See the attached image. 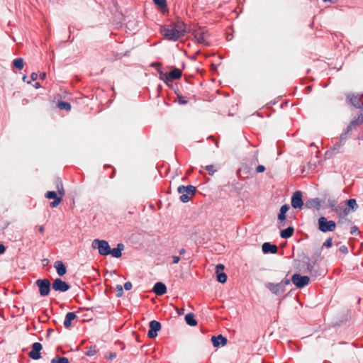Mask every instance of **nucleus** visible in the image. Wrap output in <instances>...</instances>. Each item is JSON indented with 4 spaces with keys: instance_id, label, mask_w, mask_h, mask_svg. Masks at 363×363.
Segmentation results:
<instances>
[{
    "instance_id": "nucleus-1",
    "label": "nucleus",
    "mask_w": 363,
    "mask_h": 363,
    "mask_svg": "<svg viewBox=\"0 0 363 363\" xmlns=\"http://www.w3.org/2000/svg\"><path fill=\"white\" fill-rule=\"evenodd\" d=\"M291 284L290 279L285 278L279 283L266 282L264 286L277 296H281L286 291V286Z\"/></svg>"
},
{
    "instance_id": "nucleus-2",
    "label": "nucleus",
    "mask_w": 363,
    "mask_h": 363,
    "mask_svg": "<svg viewBox=\"0 0 363 363\" xmlns=\"http://www.w3.org/2000/svg\"><path fill=\"white\" fill-rule=\"evenodd\" d=\"M160 33L164 36V38L166 40L173 42H176L179 39L184 38V36L179 33V31L174 28L173 26L170 24L161 26Z\"/></svg>"
},
{
    "instance_id": "nucleus-3",
    "label": "nucleus",
    "mask_w": 363,
    "mask_h": 363,
    "mask_svg": "<svg viewBox=\"0 0 363 363\" xmlns=\"http://www.w3.org/2000/svg\"><path fill=\"white\" fill-rule=\"evenodd\" d=\"M177 192L181 194L180 201L183 203H187L190 200L189 195H194L196 192V189L193 185H180L177 188Z\"/></svg>"
},
{
    "instance_id": "nucleus-4",
    "label": "nucleus",
    "mask_w": 363,
    "mask_h": 363,
    "mask_svg": "<svg viewBox=\"0 0 363 363\" xmlns=\"http://www.w3.org/2000/svg\"><path fill=\"white\" fill-rule=\"evenodd\" d=\"M91 246L94 249H97L99 253L103 256L109 255L111 252L108 242L104 240L95 239L93 240Z\"/></svg>"
},
{
    "instance_id": "nucleus-5",
    "label": "nucleus",
    "mask_w": 363,
    "mask_h": 363,
    "mask_svg": "<svg viewBox=\"0 0 363 363\" xmlns=\"http://www.w3.org/2000/svg\"><path fill=\"white\" fill-rule=\"evenodd\" d=\"M318 230L323 233L333 232L336 228V223L328 220L325 217L321 216L318 220Z\"/></svg>"
},
{
    "instance_id": "nucleus-6",
    "label": "nucleus",
    "mask_w": 363,
    "mask_h": 363,
    "mask_svg": "<svg viewBox=\"0 0 363 363\" xmlns=\"http://www.w3.org/2000/svg\"><path fill=\"white\" fill-rule=\"evenodd\" d=\"M362 122H363V119H359V116L357 118L352 120L344 130V131L340 134L339 138H340L342 141L344 140L346 142V140L351 137L352 130L355 129L356 127L358 126Z\"/></svg>"
},
{
    "instance_id": "nucleus-7",
    "label": "nucleus",
    "mask_w": 363,
    "mask_h": 363,
    "mask_svg": "<svg viewBox=\"0 0 363 363\" xmlns=\"http://www.w3.org/2000/svg\"><path fill=\"white\" fill-rule=\"evenodd\" d=\"M328 207L335 211L339 216L345 217L349 214V209L342 205H339L336 200L328 199Z\"/></svg>"
},
{
    "instance_id": "nucleus-8",
    "label": "nucleus",
    "mask_w": 363,
    "mask_h": 363,
    "mask_svg": "<svg viewBox=\"0 0 363 363\" xmlns=\"http://www.w3.org/2000/svg\"><path fill=\"white\" fill-rule=\"evenodd\" d=\"M35 284L41 296H46L50 294L52 284L48 279H39L36 280Z\"/></svg>"
},
{
    "instance_id": "nucleus-9",
    "label": "nucleus",
    "mask_w": 363,
    "mask_h": 363,
    "mask_svg": "<svg viewBox=\"0 0 363 363\" xmlns=\"http://www.w3.org/2000/svg\"><path fill=\"white\" fill-rule=\"evenodd\" d=\"M290 280L296 288L301 289L309 284L310 278L308 276H301V274H293Z\"/></svg>"
},
{
    "instance_id": "nucleus-10",
    "label": "nucleus",
    "mask_w": 363,
    "mask_h": 363,
    "mask_svg": "<svg viewBox=\"0 0 363 363\" xmlns=\"http://www.w3.org/2000/svg\"><path fill=\"white\" fill-rule=\"evenodd\" d=\"M345 142L340 138H338V140L334 143L333 147H331L328 150L325 152V157L330 158L334 155L337 153L343 152V146L345 145Z\"/></svg>"
},
{
    "instance_id": "nucleus-11",
    "label": "nucleus",
    "mask_w": 363,
    "mask_h": 363,
    "mask_svg": "<svg viewBox=\"0 0 363 363\" xmlns=\"http://www.w3.org/2000/svg\"><path fill=\"white\" fill-rule=\"evenodd\" d=\"M291 206L296 209H301L303 206H304L305 203L303 201V195L301 191H296L292 196L291 200Z\"/></svg>"
},
{
    "instance_id": "nucleus-12",
    "label": "nucleus",
    "mask_w": 363,
    "mask_h": 363,
    "mask_svg": "<svg viewBox=\"0 0 363 363\" xmlns=\"http://www.w3.org/2000/svg\"><path fill=\"white\" fill-rule=\"evenodd\" d=\"M347 99L354 107L357 108H362L363 107V94H350L347 95Z\"/></svg>"
},
{
    "instance_id": "nucleus-13",
    "label": "nucleus",
    "mask_w": 363,
    "mask_h": 363,
    "mask_svg": "<svg viewBox=\"0 0 363 363\" xmlns=\"http://www.w3.org/2000/svg\"><path fill=\"white\" fill-rule=\"evenodd\" d=\"M52 288L55 291L66 292L70 289V285L61 279L57 278L53 281Z\"/></svg>"
},
{
    "instance_id": "nucleus-14",
    "label": "nucleus",
    "mask_w": 363,
    "mask_h": 363,
    "mask_svg": "<svg viewBox=\"0 0 363 363\" xmlns=\"http://www.w3.org/2000/svg\"><path fill=\"white\" fill-rule=\"evenodd\" d=\"M209 36V34L207 31L203 30H196L194 32V38L196 40L197 43L199 44H202L205 46H210L211 43L208 40L207 37Z\"/></svg>"
},
{
    "instance_id": "nucleus-15",
    "label": "nucleus",
    "mask_w": 363,
    "mask_h": 363,
    "mask_svg": "<svg viewBox=\"0 0 363 363\" xmlns=\"http://www.w3.org/2000/svg\"><path fill=\"white\" fill-rule=\"evenodd\" d=\"M42 349L43 345L40 342H34L31 346V350L28 352V357L34 360L40 359Z\"/></svg>"
},
{
    "instance_id": "nucleus-16",
    "label": "nucleus",
    "mask_w": 363,
    "mask_h": 363,
    "mask_svg": "<svg viewBox=\"0 0 363 363\" xmlns=\"http://www.w3.org/2000/svg\"><path fill=\"white\" fill-rule=\"evenodd\" d=\"M150 329L147 336L150 338H155L157 336V332L161 329V323L157 320H151L149 323Z\"/></svg>"
},
{
    "instance_id": "nucleus-17",
    "label": "nucleus",
    "mask_w": 363,
    "mask_h": 363,
    "mask_svg": "<svg viewBox=\"0 0 363 363\" xmlns=\"http://www.w3.org/2000/svg\"><path fill=\"white\" fill-rule=\"evenodd\" d=\"M182 75V70L179 68L174 67L169 72L167 73L166 79H164V82L168 84L169 82L180 79Z\"/></svg>"
},
{
    "instance_id": "nucleus-18",
    "label": "nucleus",
    "mask_w": 363,
    "mask_h": 363,
    "mask_svg": "<svg viewBox=\"0 0 363 363\" xmlns=\"http://www.w3.org/2000/svg\"><path fill=\"white\" fill-rule=\"evenodd\" d=\"M152 291L157 296H162L167 293L165 284L161 281L155 284Z\"/></svg>"
},
{
    "instance_id": "nucleus-19",
    "label": "nucleus",
    "mask_w": 363,
    "mask_h": 363,
    "mask_svg": "<svg viewBox=\"0 0 363 363\" xmlns=\"http://www.w3.org/2000/svg\"><path fill=\"white\" fill-rule=\"evenodd\" d=\"M262 250L264 254H276L278 251V247L276 245L271 242H264L262 246Z\"/></svg>"
},
{
    "instance_id": "nucleus-20",
    "label": "nucleus",
    "mask_w": 363,
    "mask_h": 363,
    "mask_svg": "<svg viewBox=\"0 0 363 363\" xmlns=\"http://www.w3.org/2000/svg\"><path fill=\"white\" fill-rule=\"evenodd\" d=\"M211 341H212L213 347H218L220 345L225 346L228 342L227 338L223 337L222 335H218L217 336H215V335L212 336Z\"/></svg>"
},
{
    "instance_id": "nucleus-21",
    "label": "nucleus",
    "mask_w": 363,
    "mask_h": 363,
    "mask_svg": "<svg viewBox=\"0 0 363 363\" xmlns=\"http://www.w3.org/2000/svg\"><path fill=\"white\" fill-rule=\"evenodd\" d=\"M170 25H172L174 28L179 31V33L184 37L186 33V24L185 23L178 18L176 21L172 22Z\"/></svg>"
},
{
    "instance_id": "nucleus-22",
    "label": "nucleus",
    "mask_w": 363,
    "mask_h": 363,
    "mask_svg": "<svg viewBox=\"0 0 363 363\" xmlns=\"http://www.w3.org/2000/svg\"><path fill=\"white\" fill-rule=\"evenodd\" d=\"M304 206L307 208H314L318 211L320 208V200L318 198L308 199Z\"/></svg>"
},
{
    "instance_id": "nucleus-23",
    "label": "nucleus",
    "mask_w": 363,
    "mask_h": 363,
    "mask_svg": "<svg viewBox=\"0 0 363 363\" xmlns=\"http://www.w3.org/2000/svg\"><path fill=\"white\" fill-rule=\"evenodd\" d=\"M124 250V245L123 243H118L117 245V247L113 248V249H111V252H110V255H111V256L113 257H115V258H119L121 257L122 255V251Z\"/></svg>"
},
{
    "instance_id": "nucleus-24",
    "label": "nucleus",
    "mask_w": 363,
    "mask_h": 363,
    "mask_svg": "<svg viewBox=\"0 0 363 363\" xmlns=\"http://www.w3.org/2000/svg\"><path fill=\"white\" fill-rule=\"evenodd\" d=\"M294 232L293 226H289L286 228L281 230L280 232V236L281 238L287 239L291 238Z\"/></svg>"
},
{
    "instance_id": "nucleus-25",
    "label": "nucleus",
    "mask_w": 363,
    "mask_h": 363,
    "mask_svg": "<svg viewBox=\"0 0 363 363\" xmlns=\"http://www.w3.org/2000/svg\"><path fill=\"white\" fill-rule=\"evenodd\" d=\"M77 318L76 314L74 312H69L65 315V319L64 321V326L66 328L70 327L72 324V321Z\"/></svg>"
},
{
    "instance_id": "nucleus-26",
    "label": "nucleus",
    "mask_w": 363,
    "mask_h": 363,
    "mask_svg": "<svg viewBox=\"0 0 363 363\" xmlns=\"http://www.w3.org/2000/svg\"><path fill=\"white\" fill-rule=\"evenodd\" d=\"M345 205L347 206L346 209H349V213L350 211H355L358 208V205L354 199H350L345 201Z\"/></svg>"
},
{
    "instance_id": "nucleus-27",
    "label": "nucleus",
    "mask_w": 363,
    "mask_h": 363,
    "mask_svg": "<svg viewBox=\"0 0 363 363\" xmlns=\"http://www.w3.org/2000/svg\"><path fill=\"white\" fill-rule=\"evenodd\" d=\"M154 4L159 7L162 12L167 11V0H152Z\"/></svg>"
},
{
    "instance_id": "nucleus-28",
    "label": "nucleus",
    "mask_w": 363,
    "mask_h": 363,
    "mask_svg": "<svg viewBox=\"0 0 363 363\" xmlns=\"http://www.w3.org/2000/svg\"><path fill=\"white\" fill-rule=\"evenodd\" d=\"M186 323L190 326H196L197 321L194 318V315L192 313H189L185 315Z\"/></svg>"
},
{
    "instance_id": "nucleus-29",
    "label": "nucleus",
    "mask_w": 363,
    "mask_h": 363,
    "mask_svg": "<svg viewBox=\"0 0 363 363\" xmlns=\"http://www.w3.org/2000/svg\"><path fill=\"white\" fill-rule=\"evenodd\" d=\"M56 187L57 189V193L60 195V196L63 197L65 196V191L63 187L62 182L60 178H57L56 179Z\"/></svg>"
},
{
    "instance_id": "nucleus-30",
    "label": "nucleus",
    "mask_w": 363,
    "mask_h": 363,
    "mask_svg": "<svg viewBox=\"0 0 363 363\" xmlns=\"http://www.w3.org/2000/svg\"><path fill=\"white\" fill-rule=\"evenodd\" d=\"M13 65L17 69L21 70L23 68V66H24L23 59L21 58V57L16 58L13 61Z\"/></svg>"
},
{
    "instance_id": "nucleus-31",
    "label": "nucleus",
    "mask_w": 363,
    "mask_h": 363,
    "mask_svg": "<svg viewBox=\"0 0 363 363\" xmlns=\"http://www.w3.org/2000/svg\"><path fill=\"white\" fill-rule=\"evenodd\" d=\"M160 66H161V64H160V63H158V62H152V63L151 64V67H157V72H158V73H159V74H160V79L161 80H163V81H164V79H166V77H167V73H164V72H163L161 70V69H160Z\"/></svg>"
},
{
    "instance_id": "nucleus-32",
    "label": "nucleus",
    "mask_w": 363,
    "mask_h": 363,
    "mask_svg": "<svg viewBox=\"0 0 363 363\" xmlns=\"http://www.w3.org/2000/svg\"><path fill=\"white\" fill-rule=\"evenodd\" d=\"M54 267H55L57 272H67L66 267L62 261H56Z\"/></svg>"
},
{
    "instance_id": "nucleus-33",
    "label": "nucleus",
    "mask_w": 363,
    "mask_h": 363,
    "mask_svg": "<svg viewBox=\"0 0 363 363\" xmlns=\"http://www.w3.org/2000/svg\"><path fill=\"white\" fill-rule=\"evenodd\" d=\"M57 107L60 110L70 111L71 110V104L69 102L60 101L57 104Z\"/></svg>"
},
{
    "instance_id": "nucleus-34",
    "label": "nucleus",
    "mask_w": 363,
    "mask_h": 363,
    "mask_svg": "<svg viewBox=\"0 0 363 363\" xmlns=\"http://www.w3.org/2000/svg\"><path fill=\"white\" fill-rule=\"evenodd\" d=\"M50 363H69V361L67 357L56 356L51 359Z\"/></svg>"
},
{
    "instance_id": "nucleus-35",
    "label": "nucleus",
    "mask_w": 363,
    "mask_h": 363,
    "mask_svg": "<svg viewBox=\"0 0 363 363\" xmlns=\"http://www.w3.org/2000/svg\"><path fill=\"white\" fill-rule=\"evenodd\" d=\"M99 350L97 349L96 346H90L87 347V351L86 352V354L88 357H93L98 352Z\"/></svg>"
},
{
    "instance_id": "nucleus-36",
    "label": "nucleus",
    "mask_w": 363,
    "mask_h": 363,
    "mask_svg": "<svg viewBox=\"0 0 363 363\" xmlns=\"http://www.w3.org/2000/svg\"><path fill=\"white\" fill-rule=\"evenodd\" d=\"M228 279L227 274H216V280L219 283L224 284Z\"/></svg>"
},
{
    "instance_id": "nucleus-37",
    "label": "nucleus",
    "mask_w": 363,
    "mask_h": 363,
    "mask_svg": "<svg viewBox=\"0 0 363 363\" xmlns=\"http://www.w3.org/2000/svg\"><path fill=\"white\" fill-rule=\"evenodd\" d=\"M45 197L48 199H54V200L59 198V196H57V193L54 191H47L45 194Z\"/></svg>"
},
{
    "instance_id": "nucleus-38",
    "label": "nucleus",
    "mask_w": 363,
    "mask_h": 363,
    "mask_svg": "<svg viewBox=\"0 0 363 363\" xmlns=\"http://www.w3.org/2000/svg\"><path fill=\"white\" fill-rule=\"evenodd\" d=\"M303 262L306 265V268L308 272H311V271L313 270V266L310 262L309 258L307 257H305L304 259L303 260Z\"/></svg>"
},
{
    "instance_id": "nucleus-39",
    "label": "nucleus",
    "mask_w": 363,
    "mask_h": 363,
    "mask_svg": "<svg viewBox=\"0 0 363 363\" xmlns=\"http://www.w3.org/2000/svg\"><path fill=\"white\" fill-rule=\"evenodd\" d=\"M205 169L211 176L213 175V174L216 172V169L214 165H213V164L206 165L205 167Z\"/></svg>"
},
{
    "instance_id": "nucleus-40",
    "label": "nucleus",
    "mask_w": 363,
    "mask_h": 363,
    "mask_svg": "<svg viewBox=\"0 0 363 363\" xmlns=\"http://www.w3.org/2000/svg\"><path fill=\"white\" fill-rule=\"evenodd\" d=\"M116 296L121 297L123 295V288L121 285L117 284L116 286Z\"/></svg>"
},
{
    "instance_id": "nucleus-41",
    "label": "nucleus",
    "mask_w": 363,
    "mask_h": 363,
    "mask_svg": "<svg viewBox=\"0 0 363 363\" xmlns=\"http://www.w3.org/2000/svg\"><path fill=\"white\" fill-rule=\"evenodd\" d=\"M62 200V196H59L58 199H56L53 201L50 202V205L52 208H55L61 203Z\"/></svg>"
},
{
    "instance_id": "nucleus-42",
    "label": "nucleus",
    "mask_w": 363,
    "mask_h": 363,
    "mask_svg": "<svg viewBox=\"0 0 363 363\" xmlns=\"http://www.w3.org/2000/svg\"><path fill=\"white\" fill-rule=\"evenodd\" d=\"M177 99H178L179 104L181 105H185L188 102L187 100L186 99V97H184L182 95L177 94Z\"/></svg>"
},
{
    "instance_id": "nucleus-43",
    "label": "nucleus",
    "mask_w": 363,
    "mask_h": 363,
    "mask_svg": "<svg viewBox=\"0 0 363 363\" xmlns=\"http://www.w3.org/2000/svg\"><path fill=\"white\" fill-rule=\"evenodd\" d=\"M332 238H328L325 241V242L323 243V247H330L333 245V242H332Z\"/></svg>"
},
{
    "instance_id": "nucleus-44",
    "label": "nucleus",
    "mask_w": 363,
    "mask_h": 363,
    "mask_svg": "<svg viewBox=\"0 0 363 363\" xmlns=\"http://www.w3.org/2000/svg\"><path fill=\"white\" fill-rule=\"evenodd\" d=\"M290 206L289 204H284L281 206L279 213H286V212L289 210Z\"/></svg>"
},
{
    "instance_id": "nucleus-45",
    "label": "nucleus",
    "mask_w": 363,
    "mask_h": 363,
    "mask_svg": "<svg viewBox=\"0 0 363 363\" xmlns=\"http://www.w3.org/2000/svg\"><path fill=\"white\" fill-rule=\"evenodd\" d=\"M359 230L358 229V228L356 226V225H354L350 229V234L351 235H356V234H359Z\"/></svg>"
},
{
    "instance_id": "nucleus-46",
    "label": "nucleus",
    "mask_w": 363,
    "mask_h": 363,
    "mask_svg": "<svg viewBox=\"0 0 363 363\" xmlns=\"http://www.w3.org/2000/svg\"><path fill=\"white\" fill-rule=\"evenodd\" d=\"M225 269V266L223 264H218L215 267V272H220V271H223Z\"/></svg>"
},
{
    "instance_id": "nucleus-47",
    "label": "nucleus",
    "mask_w": 363,
    "mask_h": 363,
    "mask_svg": "<svg viewBox=\"0 0 363 363\" xmlns=\"http://www.w3.org/2000/svg\"><path fill=\"white\" fill-rule=\"evenodd\" d=\"M277 218H278V220H280V221H286V213H279Z\"/></svg>"
},
{
    "instance_id": "nucleus-48",
    "label": "nucleus",
    "mask_w": 363,
    "mask_h": 363,
    "mask_svg": "<svg viewBox=\"0 0 363 363\" xmlns=\"http://www.w3.org/2000/svg\"><path fill=\"white\" fill-rule=\"evenodd\" d=\"M266 168L264 165L262 164H259L258 165L257 167H256V172L257 173H262V172H264L265 171Z\"/></svg>"
},
{
    "instance_id": "nucleus-49",
    "label": "nucleus",
    "mask_w": 363,
    "mask_h": 363,
    "mask_svg": "<svg viewBox=\"0 0 363 363\" xmlns=\"http://www.w3.org/2000/svg\"><path fill=\"white\" fill-rule=\"evenodd\" d=\"M132 283L130 281H127L124 284L123 287L125 290L128 291L132 289Z\"/></svg>"
},
{
    "instance_id": "nucleus-50",
    "label": "nucleus",
    "mask_w": 363,
    "mask_h": 363,
    "mask_svg": "<svg viewBox=\"0 0 363 363\" xmlns=\"http://www.w3.org/2000/svg\"><path fill=\"white\" fill-rule=\"evenodd\" d=\"M339 251L343 254H347L348 253V248L345 245H342L340 247Z\"/></svg>"
},
{
    "instance_id": "nucleus-51",
    "label": "nucleus",
    "mask_w": 363,
    "mask_h": 363,
    "mask_svg": "<svg viewBox=\"0 0 363 363\" xmlns=\"http://www.w3.org/2000/svg\"><path fill=\"white\" fill-rule=\"evenodd\" d=\"M50 263V260L48 259H42V265H43V268L44 269H45V267H47ZM46 270H48V269H46Z\"/></svg>"
},
{
    "instance_id": "nucleus-52",
    "label": "nucleus",
    "mask_w": 363,
    "mask_h": 363,
    "mask_svg": "<svg viewBox=\"0 0 363 363\" xmlns=\"http://www.w3.org/2000/svg\"><path fill=\"white\" fill-rule=\"evenodd\" d=\"M116 357V352H110L108 356H106V358L112 360Z\"/></svg>"
},
{
    "instance_id": "nucleus-53",
    "label": "nucleus",
    "mask_w": 363,
    "mask_h": 363,
    "mask_svg": "<svg viewBox=\"0 0 363 363\" xmlns=\"http://www.w3.org/2000/svg\"><path fill=\"white\" fill-rule=\"evenodd\" d=\"M38 77V75L37 73L35 72H33L31 74H30V79L32 81H35Z\"/></svg>"
},
{
    "instance_id": "nucleus-54",
    "label": "nucleus",
    "mask_w": 363,
    "mask_h": 363,
    "mask_svg": "<svg viewBox=\"0 0 363 363\" xmlns=\"http://www.w3.org/2000/svg\"><path fill=\"white\" fill-rule=\"evenodd\" d=\"M180 260V258L179 256H172V263L177 264Z\"/></svg>"
},
{
    "instance_id": "nucleus-55",
    "label": "nucleus",
    "mask_w": 363,
    "mask_h": 363,
    "mask_svg": "<svg viewBox=\"0 0 363 363\" xmlns=\"http://www.w3.org/2000/svg\"><path fill=\"white\" fill-rule=\"evenodd\" d=\"M285 225H286V221L278 220L277 226L279 228H281L284 227Z\"/></svg>"
},
{
    "instance_id": "nucleus-56",
    "label": "nucleus",
    "mask_w": 363,
    "mask_h": 363,
    "mask_svg": "<svg viewBox=\"0 0 363 363\" xmlns=\"http://www.w3.org/2000/svg\"><path fill=\"white\" fill-rule=\"evenodd\" d=\"M6 251V247L0 243V255L4 254Z\"/></svg>"
},
{
    "instance_id": "nucleus-57",
    "label": "nucleus",
    "mask_w": 363,
    "mask_h": 363,
    "mask_svg": "<svg viewBox=\"0 0 363 363\" xmlns=\"http://www.w3.org/2000/svg\"><path fill=\"white\" fill-rule=\"evenodd\" d=\"M39 78L41 80H44L46 78V73L45 72H40L38 75Z\"/></svg>"
},
{
    "instance_id": "nucleus-58",
    "label": "nucleus",
    "mask_w": 363,
    "mask_h": 363,
    "mask_svg": "<svg viewBox=\"0 0 363 363\" xmlns=\"http://www.w3.org/2000/svg\"><path fill=\"white\" fill-rule=\"evenodd\" d=\"M44 230H45V228H44V226H43V225H40V226H39V228H38V231H39L40 233H43V232H44Z\"/></svg>"
},
{
    "instance_id": "nucleus-59",
    "label": "nucleus",
    "mask_w": 363,
    "mask_h": 363,
    "mask_svg": "<svg viewBox=\"0 0 363 363\" xmlns=\"http://www.w3.org/2000/svg\"><path fill=\"white\" fill-rule=\"evenodd\" d=\"M33 86L35 88V89H38L39 87H40V84L39 82H36Z\"/></svg>"
},
{
    "instance_id": "nucleus-60",
    "label": "nucleus",
    "mask_w": 363,
    "mask_h": 363,
    "mask_svg": "<svg viewBox=\"0 0 363 363\" xmlns=\"http://www.w3.org/2000/svg\"><path fill=\"white\" fill-rule=\"evenodd\" d=\"M186 253V250L184 248H182L179 250V254L180 255H184Z\"/></svg>"
},
{
    "instance_id": "nucleus-61",
    "label": "nucleus",
    "mask_w": 363,
    "mask_h": 363,
    "mask_svg": "<svg viewBox=\"0 0 363 363\" xmlns=\"http://www.w3.org/2000/svg\"><path fill=\"white\" fill-rule=\"evenodd\" d=\"M10 223L9 222H6V223H5V227L4 228H7L9 225Z\"/></svg>"
},
{
    "instance_id": "nucleus-62",
    "label": "nucleus",
    "mask_w": 363,
    "mask_h": 363,
    "mask_svg": "<svg viewBox=\"0 0 363 363\" xmlns=\"http://www.w3.org/2000/svg\"><path fill=\"white\" fill-rule=\"evenodd\" d=\"M324 2H333V0H323Z\"/></svg>"
},
{
    "instance_id": "nucleus-63",
    "label": "nucleus",
    "mask_w": 363,
    "mask_h": 363,
    "mask_svg": "<svg viewBox=\"0 0 363 363\" xmlns=\"http://www.w3.org/2000/svg\"><path fill=\"white\" fill-rule=\"evenodd\" d=\"M318 275H320V274H315V277H314L315 279L318 278Z\"/></svg>"
},
{
    "instance_id": "nucleus-64",
    "label": "nucleus",
    "mask_w": 363,
    "mask_h": 363,
    "mask_svg": "<svg viewBox=\"0 0 363 363\" xmlns=\"http://www.w3.org/2000/svg\"><path fill=\"white\" fill-rule=\"evenodd\" d=\"M26 79H27V77H26V76H23V80L24 82H26Z\"/></svg>"
}]
</instances>
